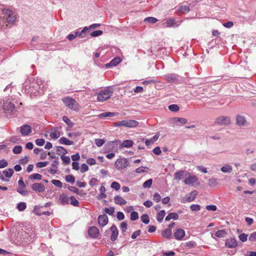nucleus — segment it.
I'll use <instances>...</instances> for the list:
<instances>
[{
	"instance_id": "60",
	"label": "nucleus",
	"mask_w": 256,
	"mask_h": 256,
	"mask_svg": "<svg viewBox=\"0 0 256 256\" xmlns=\"http://www.w3.org/2000/svg\"><path fill=\"white\" fill-rule=\"evenodd\" d=\"M60 158L64 163L66 164H68L70 162V158L68 156H65L64 154L62 155Z\"/></svg>"
},
{
	"instance_id": "13",
	"label": "nucleus",
	"mask_w": 256,
	"mask_h": 256,
	"mask_svg": "<svg viewBox=\"0 0 256 256\" xmlns=\"http://www.w3.org/2000/svg\"><path fill=\"white\" fill-rule=\"evenodd\" d=\"M225 246L228 248H234L238 246L237 241L234 238H228L226 240Z\"/></svg>"
},
{
	"instance_id": "22",
	"label": "nucleus",
	"mask_w": 256,
	"mask_h": 256,
	"mask_svg": "<svg viewBox=\"0 0 256 256\" xmlns=\"http://www.w3.org/2000/svg\"><path fill=\"white\" fill-rule=\"evenodd\" d=\"M44 208V206H36L33 210V212L38 216L42 215L44 213V211L42 210Z\"/></svg>"
},
{
	"instance_id": "37",
	"label": "nucleus",
	"mask_w": 256,
	"mask_h": 256,
	"mask_svg": "<svg viewBox=\"0 0 256 256\" xmlns=\"http://www.w3.org/2000/svg\"><path fill=\"white\" fill-rule=\"evenodd\" d=\"M121 61H122L121 58L118 56H116V57H115L114 58L110 61L111 62L110 64H112V66H117L118 64H119Z\"/></svg>"
},
{
	"instance_id": "57",
	"label": "nucleus",
	"mask_w": 256,
	"mask_h": 256,
	"mask_svg": "<svg viewBox=\"0 0 256 256\" xmlns=\"http://www.w3.org/2000/svg\"><path fill=\"white\" fill-rule=\"evenodd\" d=\"M56 150L57 154L59 155L64 154L66 152V150L62 146H57Z\"/></svg>"
},
{
	"instance_id": "49",
	"label": "nucleus",
	"mask_w": 256,
	"mask_h": 256,
	"mask_svg": "<svg viewBox=\"0 0 256 256\" xmlns=\"http://www.w3.org/2000/svg\"><path fill=\"white\" fill-rule=\"evenodd\" d=\"M152 180L151 178L148 179L144 182L142 186L144 188H150L152 184Z\"/></svg>"
},
{
	"instance_id": "59",
	"label": "nucleus",
	"mask_w": 256,
	"mask_h": 256,
	"mask_svg": "<svg viewBox=\"0 0 256 256\" xmlns=\"http://www.w3.org/2000/svg\"><path fill=\"white\" fill-rule=\"evenodd\" d=\"M218 184L217 179L210 178L208 180V185L210 186H214Z\"/></svg>"
},
{
	"instance_id": "5",
	"label": "nucleus",
	"mask_w": 256,
	"mask_h": 256,
	"mask_svg": "<svg viewBox=\"0 0 256 256\" xmlns=\"http://www.w3.org/2000/svg\"><path fill=\"white\" fill-rule=\"evenodd\" d=\"M215 123L219 125H228L230 123V120L228 116H221L216 119Z\"/></svg>"
},
{
	"instance_id": "35",
	"label": "nucleus",
	"mask_w": 256,
	"mask_h": 256,
	"mask_svg": "<svg viewBox=\"0 0 256 256\" xmlns=\"http://www.w3.org/2000/svg\"><path fill=\"white\" fill-rule=\"evenodd\" d=\"M17 208L20 212L24 210L26 208V204L25 202H20L17 204Z\"/></svg>"
},
{
	"instance_id": "43",
	"label": "nucleus",
	"mask_w": 256,
	"mask_h": 256,
	"mask_svg": "<svg viewBox=\"0 0 256 256\" xmlns=\"http://www.w3.org/2000/svg\"><path fill=\"white\" fill-rule=\"evenodd\" d=\"M158 21V20L154 17H148L144 20V22L146 23L154 24Z\"/></svg>"
},
{
	"instance_id": "26",
	"label": "nucleus",
	"mask_w": 256,
	"mask_h": 256,
	"mask_svg": "<svg viewBox=\"0 0 256 256\" xmlns=\"http://www.w3.org/2000/svg\"><path fill=\"white\" fill-rule=\"evenodd\" d=\"M100 194L98 196V199L101 200L106 197V195L105 194L106 192V188L104 185L102 184L100 188Z\"/></svg>"
},
{
	"instance_id": "31",
	"label": "nucleus",
	"mask_w": 256,
	"mask_h": 256,
	"mask_svg": "<svg viewBox=\"0 0 256 256\" xmlns=\"http://www.w3.org/2000/svg\"><path fill=\"white\" fill-rule=\"evenodd\" d=\"M166 212L164 210L160 211L156 215V220L159 222H161L165 216Z\"/></svg>"
},
{
	"instance_id": "25",
	"label": "nucleus",
	"mask_w": 256,
	"mask_h": 256,
	"mask_svg": "<svg viewBox=\"0 0 256 256\" xmlns=\"http://www.w3.org/2000/svg\"><path fill=\"white\" fill-rule=\"evenodd\" d=\"M179 216L178 214L176 212L169 213L165 218L166 221H169L172 219L174 220H178Z\"/></svg>"
},
{
	"instance_id": "12",
	"label": "nucleus",
	"mask_w": 256,
	"mask_h": 256,
	"mask_svg": "<svg viewBox=\"0 0 256 256\" xmlns=\"http://www.w3.org/2000/svg\"><path fill=\"white\" fill-rule=\"evenodd\" d=\"M98 222L99 225L104 227L106 226L108 222V217L106 214H104L102 215H100L98 218Z\"/></svg>"
},
{
	"instance_id": "18",
	"label": "nucleus",
	"mask_w": 256,
	"mask_h": 256,
	"mask_svg": "<svg viewBox=\"0 0 256 256\" xmlns=\"http://www.w3.org/2000/svg\"><path fill=\"white\" fill-rule=\"evenodd\" d=\"M181 22L182 21H180L178 22V24H177L178 22H176L175 19L173 18H170L166 20V26L168 27H177L180 24Z\"/></svg>"
},
{
	"instance_id": "9",
	"label": "nucleus",
	"mask_w": 256,
	"mask_h": 256,
	"mask_svg": "<svg viewBox=\"0 0 256 256\" xmlns=\"http://www.w3.org/2000/svg\"><path fill=\"white\" fill-rule=\"evenodd\" d=\"M110 230L111 232L110 240L112 242H114L117 239L118 234V228L115 224H112L110 228Z\"/></svg>"
},
{
	"instance_id": "1",
	"label": "nucleus",
	"mask_w": 256,
	"mask_h": 256,
	"mask_svg": "<svg viewBox=\"0 0 256 256\" xmlns=\"http://www.w3.org/2000/svg\"><path fill=\"white\" fill-rule=\"evenodd\" d=\"M113 90L110 87H107L98 94L97 100L99 102H104L109 99L112 95Z\"/></svg>"
},
{
	"instance_id": "19",
	"label": "nucleus",
	"mask_w": 256,
	"mask_h": 256,
	"mask_svg": "<svg viewBox=\"0 0 256 256\" xmlns=\"http://www.w3.org/2000/svg\"><path fill=\"white\" fill-rule=\"evenodd\" d=\"M60 200L62 204L64 205L69 204L70 198L66 194H62L60 196Z\"/></svg>"
},
{
	"instance_id": "61",
	"label": "nucleus",
	"mask_w": 256,
	"mask_h": 256,
	"mask_svg": "<svg viewBox=\"0 0 256 256\" xmlns=\"http://www.w3.org/2000/svg\"><path fill=\"white\" fill-rule=\"evenodd\" d=\"M51 182L54 185L58 188H61L62 186V182L59 180H52Z\"/></svg>"
},
{
	"instance_id": "55",
	"label": "nucleus",
	"mask_w": 256,
	"mask_h": 256,
	"mask_svg": "<svg viewBox=\"0 0 256 256\" xmlns=\"http://www.w3.org/2000/svg\"><path fill=\"white\" fill-rule=\"evenodd\" d=\"M174 120L175 122H180L181 124H184L187 122V120L184 118H180L176 117L174 118Z\"/></svg>"
},
{
	"instance_id": "33",
	"label": "nucleus",
	"mask_w": 256,
	"mask_h": 256,
	"mask_svg": "<svg viewBox=\"0 0 256 256\" xmlns=\"http://www.w3.org/2000/svg\"><path fill=\"white\" fill-rule=\"evenodd\" d=\"M226 234V232L224 230H218L215 234V236L220 238H224Z\"/></svg>"
},
{
	"instance_id": "46",
	"label": "nucleus",
	"mask_w": 256,
	"mask_h": 256,
	"mask_svg": "<svg viewBox=\"0 0 256 256\" xmlns=\"http://www.w3.org/2000/svg\"><path fill=\"white\" fill-rule=\"evenodd\" d=\"M66 182L73 184L75 182V178L72 175H67L65 177Z\"/></svg>"
},
{
	"instance_id": "39",
	"label": "nucleus",
	"mask_w": 256,
	"mask_h": 256,
	"mask_svg": "<svg viewBox=\"0 0 256 256\" xmlns=\"http://www.w3.org/2000/svg\"><path fill=\"white\" fill-rule=\"evenodd\" d=\"M221 170L223 172H230L232 170V167L230 165L226 164L221 168Z\"/></svg>"
},
{
	"instance_id": "45",
	"label": "nucleus",
	"mask_w": 256,
	"mask_h": 256,
	"mask_svg": "<svg viewBox=\"0 0 256 256\" xmlns=\"http://www.w3.org/2000/svg\"><path fill=\"white\" fill-rule=\"evenodd\" d=\"M168 109L171 112H176L179 110L180 108L178 105L172 104L168 106Z\"/></svg>"
},
{
	"instance_id": "30",
	"label": "nucleus",
	"mask_w": 256,
	"mask_h": 256,
	"mask_svg": "<svg viewBox=\"0 0 256 256\" xmlns=\"http://www.w3.org/2000/svg\"><path fill=\"white\" fill-rule=\"evenodd\" d=\"M160 136V134L156 133V134L150 138H146V144H150V143H154L156 142V140Z\"/></svg>"
},
{
	"instance_id": "24",
	"label": "nucleus",
	"mask_w": 256,
	"mask_h": 256,
	"mask_svg": "<svg viewBox=\"0 0 256 256\" xmlns=\"http://www.w3.org/2000/svg\"><path fill=\"white\" fill-rule=\"evenodd\" d=\"M236 124L240 126H244L246 120L244 116L238 115L236 119Z\"/></svg>"
},
{
	"instance_id": "29",
	"label": "nucleus",
	"mask_w": 256,
	"mask_h": 256,
	"mask_svg": "<svg viewBox=\"0 0 256 256\" xmlns=\"http://www.w3.org/2000/svg\"><path fill=\"white\" fill-rule=\"evenodd\" d=\"M14 171L13 169L10 168L8 170H5L2 172L3 174L7 178H10L12 176Z\"/></svg>"
},
{
	"instance_id": "58",
	"label": "nucleus",
	"mask_w": 256,
	"mask_h": 256,
	"mask_svg": "<svg viewBox=\"0 0 256 256\" xmlns=\"http://www.w3.org/2000/svg\"><path fill=\"white\" fill-rule=\"evenodd\" d=\"M111 188L114 189L116 190H120V186L118 182H114L112 183Z\"/></svg>"
},
{
	"instance_id": "56",
	"label": "nucleus",
	"mask_w": 256,
	"mask_h": 256,
	"mask_svg": "<svg viewBox=\"0 0 256 256\" xmlns=\"http://www.w3.org/2000/svg\"><path fill=\"white\" fill-rule=\"evenodd\" d=\"M153 200L156 202H158L161 200V196L158 192H156L153 195Z\"/></svg>"
},
{
	"instance_id": "36",
	"label": "nucleus",
	"mask_w": 256,
	"mask_h": 256,
	"mask_svg": "<svg viewBox=\"0 0 256 256\" xmlns=\"http://www.w3.org/2000/svg\"><path fill=\"white\" fill-rule=\"evenodd\" d=\"M60 144H74V142L64 137H62L59 140Z\"/></svg>"
},
{
	"instance_id": "41",
	"label": "nucleus",
	"mask_w": 256,
	"mask_h": 256,
	"mask_svg": "<svg viewBox=\"0 0 256 256\" xmlns=\"http://www.w3.org/2000/svg\"><path fill=\"white\" fill-rule=\"evenodd\" d=\"M70 204L74 206H79V202L75 198L74 196L70 197Z\"/></svg>"
},
{
	"instance_id": "34",
	"label": "nucleus",
	"mask_w": 256,
	"mask_h": 256,
	"mask_svg": "<svg viewBox=\"0 0 256 256\" xmlns=\"http://www.w3.org/2000/svg\"><path fill=\"white\" fill-rule=\"evenodd\" d=\"M178 10L183 14H186L190 10L189 6L186 5L181 6L180 7Z\"/></svg>"
},
{
	"instance_id": "62",
	"label": "nucleus",
	"mask_w": 256,
	"mask_h": 256,
	"mask_svg": "<svg viewBox=\"0 0 256 256\" xmlns=\"http://www.w3.org/2000/svg\"><path fill=\"white\" fill-rule=\"evenodd\" d=\"M48 164V162H40L36 164V166L39 168H44Z\"/></svg>"
},
{
	"instance_id": "64",
	"label": "nucleus",
	"mask_w": 256,
	"mask_h": 256,
	"mask_svg": "<svg viewBox=\"0 0 256 256\" xmlns=\"http://www.w3.org/2000/svg\"><path fill=\"white\" fill-rule=\"evenodd\" d=\"M248 240L250 242H255L256 241V232L252 233L249 237Z\"/></svg>"
},
{
	"instance_id": "7",
	"label": "nucleus",
	"mask_w": 256,
	"mask_h": 256,
	"mask_svg": "<svg viewBox=\"0 0 256 256\" xmlns=\"http://www.w3.org/2000/svg\"><path fill=\"white\" fill-rule=\"evenodd\" d=\"M108 144H134V142L130 140H121V139H114L112 140H110Z\"/></svg>"
},
{
	"instance_id": "2",
	"label": "nucleus",
	"mask_w": 256,
	"mask_h": 256,
	"mask_svg": "<svg viewBox=\"0 0 256 256\" xmlns=\"http://www.w3.org/2000/svg\"><path fill=\"white\" fill-rule=\"evenodd\" d=\"M62 101L69 108L75 111L78 110L79 104L75 100L70 97H65L62 99Z\"/></svg>"
},
{
	"instance_id": "16",
	"label": "nucleus",
	"mask_w": 256,
	"mask_h": 256,
	"mask_svg": "<svg viewBox=\"0 0 256 256\" xmlns=\"http://www.w3.org/2000/svg\"><path fill=\"white\" fill-rule=\"evenodd\" d=\"M174 236L176 239L182 240L185 236V232L182 228H178L174 233Z\"/></svg>"
},
{
	"instance_id": "53",
	"label": "nucleus",
	"mask_w": 256,
	"mask_h": 256,
	"mask_svg": "<svg viewBox=\"0 0 256 256\" xmlns=\"http://www.w3.org/2000/svg\"><path fill=\"white\" fill-rule=\"evenodd\" d=\"M190 209L192 211L197 212L200 210V206L198 204H193L190 206Z\"/></svg>"
},
{
	"instance_id": "17",
	"label": "nucleus",
	"mask_w": 256,
	"mask_h": 256,
	"mask_svg": "<svg viewBox=\"0 0 256 256\" xmlns=\"http://www.w3.org/2000/svg\"><path fill=\"white\" fill-rule=\"evenodd\" d=\"M32 132L31 126L28 124H25L20 127V132L23 136H27Z\"/></svg>"
},
{
	"instance_id": "51",
	"label": "nucleus",
	"mask_w": 256,
	"mask_h": 256,
	"mask_svg": "<svg viewBox=\"0 0 256 256\" xmlns=\"http://www.w3.org/2000/svg\"><path fill=\"white\" fill-rule=\"evenodd\" d=\"M102 33H103V32L102 30H95V31H94L92 32H91L90 34V36L92 37H96V36H100L101 34H102Z\"/></svg>"
},
{
	"instance_id": "38",
	"label": "nucleus",
	"mask_w": 256,
	"mask_h": 256,
	"mask_svg": "<svg viewBox=\"0 0 256 256\" xmlns=\"http://www.w3.org/2000/svg\"><path fill=\"white\" fill-rule=\"evenodd\" d=\"M103 211H104L106 214L110 216H113L114 212V207L105 208H103Z\"/></svg>"
},
{
	"instance_id": "3",
	"label": "nucleus",
	"mask_w": 256,
	"mask_h": 256,
	"mask_svg": "<svg viewBox=\"0 0 256 256\" xmlns=\"http://www.w3.org/2000/svg\"><path fill=\"white\" fill-rule=\"evenodd\" d=\"M129 164V162L127 158H120L116 161L114 165L117 170H121L126 168Z\"/></svg>"
},
{
	"instance_id": "27",
	"label": "nucleus",
	"mask_w": 256,
	"mask_h": 256,
	"mask_svg": "<svg viewBox=\"0 0 256 256\" xmlns=\"http://www.w3.org/2000/svg\"><path fill=\"white\" fill-rule=\"evenodd\" d=\"M7 17L6 18V21L8 24H13L16 20V17L15 16H13V12L11 10V13L10 14H6Z\"/></svg>"
},
{
	"instance_id": "44",
	"label": "nucleus",
	"mask_w": 256,
	"mask_h": 256,
	"mask_svg": "<svg viewBox=\"0 0 256 256\" xmlns=\"http://www.w3.org/2000/svg\"><path fill=\"white\" fill-rule=\"evenodd\" d=\"M141 220L144 224H148L150 222V219L147 214H144L140 217Z\"/></svg>"
},
{
	"instance_id": "40",
	"label": "nucleus",
	"mask_w": 256,
	"mask_h": 256,
	"mask_svg": "<svg viewBox=\"0 0 256 256\" xmlns=\"http://www.w3.org/2000/svg\"><path fill=\"white\" fill-rule=\"evenodd\" d=\"M120 229L122 234H124L126 232L127 228H128V224L126 222H121L120 224Z\"/></svg>"
},
{
	"instance_id": "23",
	"label": "nucleus",
	"mask_w": 256,
	"mask_h": 256,
	"mask_svg": "<svg viewBox=\"0 0 256 256\" xmlns=\"http://www.w3.org/2000/svg\"><path fill=\"white\" fill-rule=\"evenodd\" d=\"M138 124V122L134 120H125V126L128 128H135Z\"/></svg>"
},
{
	"instance_id": "54",
	"label": "nucleus",
	"mask_w": 256,
	"mask_h": 256,
	"mask_svg": "<svg viewBox=\"0 0 256 256\" xmlns=\"http://www.w3.org/2000/svg\"><path fill=\"white\" fill-rule=\"evenodd\" d=\"M248 234H246L244 233H242V234H240L238 236V238H239L240 240V241H242V242H245L248 240Z\"/></svg>"
},
{
	"instance_id": "50",
	"label": "nucleus",
	"mask_w": 256,
	"mask_h": 256,
	"mask_svg": "<svg viewBox=\"0 0 256 256\" xmlns=\"http://www.w3.org/2000/svg\"><path fill=\"white\" fill-rule=\"evenodd\" d=\"M22 148L20 145H17L14 146L12 150V152L15 154H20L22 152Z\"/></svg>"
},
{
	"instance_id": "48",
	"label": "nucleus",
	"mask_w": 256,
	"mask_h": 256,
	"mask_svg": "<svg viewBox=\"0 0 256 256\" xmlns=\"http://www.w3.org/2000/svg\"><path fill=\"white\" fill-rule=\"evenodd\" d=\"M62 120L70 127V128L72 127L74 124L72 122V121L66 116H64L62 117Z\"/></svg>"
},
{
	"instance_id": "47",
	"label": "nucleus",
	"mask_w": 256,
	"mask_h": 256,
	"mask_svg": "<svg viewBox=\"0 0 256 256\" xmlns=\"http://www.w3.org/2000/svg\"><path fill=\"white\" fill-rule=\"evenodd\" d=\"M42 178V176L39 174H34L29 176V179L40 180Z\"/></svg>"
},
{
	"instance_id": "42",
	"label": "nucleus",
	"mask_w": 256,
	"mask_h": 256,
	"mask_svg": "<svg viewBox=\"0 0 256 256\" xmlns=\"http://www.w3.org/2000/svg\"><path fill=\"white\" fill-rule=\"evenodd\" d=\"M1 13L4 14H10L11 13V10L4 8L3 6L0 5V14ZM0 18H1V16H0Z\"/></svg>"
},
{
	"instance_id": "6",
	"label": "nucleus",
	"mask_w": 256,
	"mask_h": 256,
	"mask_svg": "<svg viewBox=\"0 0 256 256\" xmlns=\"http://www.w3.org/2000/svg\"><path fill=\"white\" fill-rule=\"evenodd\" d=\"M99 234V230L95 226H90L88 230V234L91 238H97Z\"/></svg>"
},
{
	"instance_id": "20",
	"label": "nucleus",
	"mask_w": 256,
	"mask_h": 256,
	"mask_svg": "<svg viewBox=\"0 0 256 256\" xmlns=\"http://www.w3.org/2000/svg\"><path fill=\"white\" fill-rule=\"evenodd\" d=\"M198 194V192L196 190H193L189 194L188 196L187 197V200L186 202H191L193 201L196 196ZM186 200H184V199L182 200V202H185Z\"/></svg>"
},
{
	"instance_id": "32",
	"label": "nucleus",
	"mask_w": 256,
	"mask_h": 256,
	"mask_svg": "<svg viewBox=\"0 0 256 256\" xmlns=\"http://www.w3.org/2000/svg\"><path fill=\"white\" fill-rule=\"evenodd\" d=\"M116 115L115 112H105L100 114L98 116L99 118H106V117H112Z\"/></svg>"
},
{
	"instance_id": "63",
	"label": "nucleus",
	"mask_w": 256,
	"mask_h": 256,
	"mask_svg": "<svg viewBox=\"0 0 256 256\" xmlns=\"http://www.w3.org/2000/svg\"><path fill=\"white\" fill-rule=\"evenodd\" d=\"M8 165V162L4 159L0 160V168H6Z\"/></svg>"
},
{
	"instance_id": "10",
	"label": "nucleus",
	"mask_w": 256,
	"mask_h": 256,
	"mask_svg": "<svg viewBox=\"0 0 256 256\" xmlns=\"http://www.w3.org/2000/svg\"><path fill=\"white\" fill-rule=\"evenodd\" d=\"M188 175V172L184 170H179L174 174V179L176 180H181L184 179Z\"/></svg>"
},
{
	"instance_id": "21",
	"label": "nucleus",
	"mask_w": 256,
	"mask_h": 256,
	"mask_svg": "<svg viewBox=\"0 0 256 256\" xmlns=\"http://www.w3.org/2000/svg\"><path fill=\"white\" fill-rule=\"evenodd\" d=\"M114 202L116 204L123 206L126 204V201L122 197L119 196H116L114 197Z\"/></svg>"
},
{
	"instance_id": "28",
	"label": "nucleus",
	"mask_w": 256,
	"mask_h": 256,
	"mask_svg": "<svg viewBox=\"0 0 256 256\" xmlns=\"http://www.w3.org/2000/svg\"><path fill=\"white\" fill-rule=\"evenodd\" d=\"M172 232L170 228H166L162 232V236L166 238H170L172 236Z\"/></svg>"
},
{
	"instance_id": "4",
	"label": "nucleus",
	"mask_w": 256,
	"mask_h": 256,
	"mask_svg": "<svg viewBox=\"0 0 256 256\" xmlns=\"http://www.w3.org/2000/svg\"><path fill=\"white\" fill-rule=\"evenodd\" d=\"M2 106V110L6 114H14V112L15 111V106L10 101H4Z\"/></svg>"
},
{
	"instance_id": "15",
	"label": "nucleus",
	"mask_w": 256,
	"mask_h": 256,
	"mask_svg": "<svg viewBox=\"0 0 256 256\" xmlns=\"http://www.w3.org/2000/svg\"><path fill=\"white\" fill-rule=\"evenodd\" d=\"M179 76L176 74H168L166 76V80L170 83H177L178 80Z\"/></svg>"
},
{
	"instance_id": "52",
	"label": "nucleus",
	"mask_w": 256,
	"mask_h": 256,
	"mask_svg": "<svg viewBox=\"0 0 256 256\" xmlns=\"http://www.w3.org/2000/svg\"><path fill=\"white\" fill-rule=\"evenodd\" d=\"M130 220H136L138 218V214L136 212H132L130 214Z\"/></svg>"
},
{
	"instance_id": "14",
	"label": "nucleus",
	"mask_w": 256,
	"mask_h": 256,
	"mask_svg": "<svg viewBox=\"0 0 256 256\" xmlns=\"http://www.w3.org/2000/svg\"><path fill=\"white\" fill-rule=\"evenodd\" d=\"M58 128H52L50 132V136L51 140H56L60 136V133Z\"/></svg>"
},
{
	"instance_id": "8",
	"label": "nucleus",
	"mask_w": 256,
	"mask_h": 256,
	"mask_svg": "<svg viewBox=\"0 0 256 256\" xmlns=\"http://www.w3.org/2000/svg\"><path fill=\"white\" fill-rule=\"evenodd\" d=\"M198 180L197 177L194 175H192L188 172V175L184 180V183L186 185L193 184Z\"/></svg>"
},
{
	"instance_id": "11",
	"label": "nucleus",
	"mask_w": 256,
	"mask_h": 256,
	"mask_svg": "<svg viewBox=\"0 0 256 256\" xmlns=\"http://www.w3.org/2000/svg\"><path fill=\"white\" fill-rule=\"evenodd\" d=\"M32 188L36 192H42L45 190V187L42 183H34L32 186Z\"/></svg>"
}]
</instances>
